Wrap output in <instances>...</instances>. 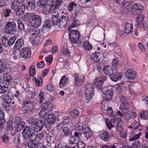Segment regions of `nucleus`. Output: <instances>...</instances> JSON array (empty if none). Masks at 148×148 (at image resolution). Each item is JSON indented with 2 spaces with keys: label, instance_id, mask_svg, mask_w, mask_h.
I'll return each mask as SVG.
<instances>
[{
  "label": "nucleus",
  "instance_id": "obj_1",
  "mask_svg": "<svg viewBox=\"0 0 148 148\" xmlns=\"http://www.w3.org/2000/svg\"><path fill=\"white\" fill-rule=\"evenodd\" d=\"M85 94L87 100L91 99L95 93L94 88L93 84L90 83L86 85L85 86Z\"/></svg>",
  "mask_w": 148,
  "mask_h": 148
},
{
  "label": "nucleus",
  "instance_id": "obj_2",
  "mask_svg": "<svg viewBox=\"0 0 148 148\" xmlns=\"http://www.w3.org/2000/svg\"><path fill=\"white\" fill-rule=\"evenodd\" d=\"M56 114L55 115V114H48L45 117L44 121V125L49 129L56 123Z\"/></svg>",
  "mask_w": 148,
  "mask_h": 148
},
{
  "label": "nucleus",
  "instance_id": "obj_3",
  "mask_svg": "<svg viewBox=\"0 0 148 148\" xmlns=\"http://www.w3.org/2000/svg\"><path fill=\"white\" fill-rule=\"evenodd\" d=\"M5 31L8 34H14L17 31L16 22L14 21L8 22L5 26Z\"/></svg>",
  "mask_w": 148,
  "mask_h": 148
},
{
  "label": "nucleus",
  "instance_id": "obj_4",
  "mask_svg": "<svg viewBox=\"0 0 148 148\" xmlns=\"http://www.w3.org/2000/svg\"><path fill=\"white\" fill-rule=\"evenodd\" d=\"M21 110L24 114H28L32 112L33 109L32 102L29 101H25L23 103Z\"/></svg>",
  "mask_w": 148,
  "mask_h": 148
},
{
  "label": "nucleus",
  "instance_id": "obj_5",
  "mask_svg": "<svg viewBox=\"0 0 148 148\" xmlns=\"http://www.w3.org/2000/svg\"><path fill=\"white\" fill-rule=\"evenodd\" d=\"M80 36V33L77 30H71L69 34L70 40L74 44L77 43Z\"/></svg>",
  "mask_w": 148,
  "mask_h": 148
},
{
  "label": "nucleus",
  "instance_id": "obj_6",
  "mask_svg": "<svg viewBox=\"0 0 148 148\" xmlns=\"http://www.w3.org/2000/svg\"><path fill=\"white\" fill-rule=\"evenodd\" d=\"M51 21L50 20L47 19L45 20L42 23L41 32L43 36H46L48 35V29L52 27Z\"/></svg>",
  "mask_w": 148,
  "mask_h": 148
},
{
  "label": "nucleus",
  "instance_id": "obj_7",
  "mask_svg": "<svg viewBox=\"0 0 148 148\" xmlns=\"http://www.w3.org/2000/svg\"><path fill=\"white\" fill-rule=\"evenodd\" d=\"M31 26L33 27H38L39 26L41 22L40 17L38 15H33L29 19Z\"/></svg>",
  "mask_w": 148,
  "mask_h": 148
},
{
  "label": "nucleus",
  "instance_id": "obj_8",
  "mask_svg": "<svg viewBox=\"0 0 148 148\" xmlns=\"http://www.w3.org/2000/svg\"><path fill=\"white\" fill-rule=\"evenodd\" d=\"M143 6L140 3H136L132 6L131 12L134 15L140 14L143 10Z\"/></svg>",
  "mask_w": 148,
  "mask_h": 148
},
{
  "label": "nucleus",
  "instance_id": "obj_9",
  "mask_svg": "<svg viewBox=\"0 0 148 148\" xmlns=\"http://www.w3.org/2000/svg\"><path fill=\"white\" fill-rule=\"evenodd\" d=\"M69 17L66 16H62L59 18L58 29L64 30L66 27Z\"/></svg>",
  "mask_w": 148,
  "mask_h": 148
},
{
  "label": "nucleus",
  "instance_id": "obj_10",
  "mask_svg": "<svg viewBox=\"0 0 148 148\" xmlns=\"http://www.w3.org/2000/svg\"><path fill=\"white\" fill-rule=\"evenodd\" d=\"M42 118H39L36 120L35 123H34L33 128L34 130L36 132L40 131L44 127V122Z\"/></svg>",
  "mask_w": 148,
  "mask_h": 148
},
{
  "label": "nucleus",
  "instance_id": "obj_11",
  "mask_svg": "<svg viewBox=\"0 0 148 148\" xmlns=\"http://www.w3.org/2000/svg\"><path fill=\"white\" fill-rule=\"evenodd\" d=\"M122 76V73L118 72L116 69H114V70L113 71L112 73L110 75V77L112 81L116 82L121 79Z\"/></svg>",
  "mask_w": 148,
  "mask_h": 148
},
{
  "label": "nucleus",
  "instance_id": "obj_12",
  "mask_svg": "<svg viewBox=\"0 0 148 148\" xmlns=\"http://www.w3.org/2000/svg\"><path fill=\"white\" fill-rule=\"evenodd\" d=\"M99 136L101 139L105 142H108L111 139L110 134L106 130L100 131L99 132Z\"/></svg>",
  "mask_w": 148,
  "mask_h": 148
},
{
  "label": "nucleus",
  "instance_id": "obj_13",
  "mask_svg": "<svg viewBox=\"0 0 148 148\" xmlns=\"http://www.w3.org/2000/svg\"><path fill=\"white\" fill-rule=\"evenodd\" d=\"M73 76L74 77V78L75 84L77 86H81L83 83L84 77L83 75H79L76 73L73 74Z\"/></svg>",
  "mask_w": 148,
  "mask_h": 148
},
{
  "label": "nucleus",
  "instance_id": "obj_14",
  "mask_svg": "<svg viewBox=\"0 0 148 148\" xmlns=\"http://www.w3.org/2000/svg\"><path fill=\"white\" fill-rule=\"evenodd\" d=\"M125 75L127 79L131 80L135 79L137 76L136 72L132 69H127Z\"/></svg>",
  "mask_w": 148,
  "mask_h": 148
},
{
  "label": "nucleus",
  "instance_id": "obj_15",
  "mask_svg": "<svg viewBox=\"0 0 148 148\" xmlns=\"http://www.w3.org/2000/svg\"><path fill=\"white\" fill-rule=\"evenodd\" d=\"M20 54L22 58H27L31 56V49L28 47L23 48L20 51Z\"/></svg>",
  "mask_w": 148,
  "mask_h": 148
},
{
  "label": "nucleus",
  "instance_id": "obj_16",
  "mask_svg": "<svg viewBox=\"0 0 148 148\" xmlns=\"http://www.w3.org/2000/svg\"><path fill=\"white\" fill-rule=\"evenodd\" d=\"M32 129L29 126H26L23 129L22 132V136L24 139L27 140L31 134Z\"/></svg>",
  "mask_w": 148,
  "mask_h": 148
},
{
  "label": "nucleus",
  "instance_id": "obj_17",
  "mask_svg": "<svg viewBox=\"0 0 148 148\" xmlns=\"http://www.w3.org/2000/svg\"><path fill=\"white\" fill-rule=\"evenodd\" d=\"M2 79L3 85L8 88V86L11 82L13 78L11 75H5L3 76V78Z\"/></svg>",
  "mask_w": 148,
  "mask_h": 148
},
{
  "label": "nucleus",
  "instance_id": "obj_18",
  "mask_svg": "<svg viewBox=\"0 0 148 148\" xmlns=\"http://www.w3.org/2000/svg\"><path fill=\"white\" fill-rule=\"evenodd\" d=\"M43 35H40L39 36L32 35L29 38V40L33 44H36L39 43L40 42V40L39 39L40 38H43Z\"/></svg>",
  "mask_w": 148,
  "mask_h": 148
},
{
  "label": "nucleus",
  "instance_id": "obj_19",
  "mask_svg": "<svg viewBox=\"0 0 148 148\" xmlns=\"http://www.w3.org/2000/svg\"><path fill=\"white\" fill-rule=\"evenodd\" d=\"M131 5L130 2H127L124 3L122 8L121 10L122 14L126 13L129 10Z\"/></svg>",
  "mask_w": 148,
  "mask_h": 148
},
{
  "label": "nucleus",
  "instance_id": "obj_20",
  "mask_svg": "<svg viewBox=\"0 0 148 148\" xmlns=\"http://www.w3.org/2000/svg\"><path fill=\"white\" fill-rule=\"evenodd\" d=\"M91 58L93 61L95 62H98L101 60L100 53L96 51L92 53Z\"/></svg>",
  "mask_w": 148,
  "mask_h": 148
},
{
  "label": "nucleus",
  "instance_id": "obj_21",
  "mask_svg": "<svg viewBox=\"0 0 148 148\" xmlns=\"http://www.w3.org/2000/svg\"><path fill=\"white\" fill-rule=\"evenodd\" d=\"M105 95L104 98H105L104 100L106 101H109L112 99L113 95V91L110 90H106L103 93Z\"/></svg>",
  "mask_w": 148,
  "mask_h": 148
},
{
  "label": "nucleus",
  "instance_id": "obj_22",
  "mask_svg": "<svg viewBox=\"0 0 148 148\" xmlns=\"http://www.w3.org/2000/svg\"><path fill=\"white\" fill-rule=\"evenodd\" d=\"M59 16L53 15L51 16V24L53 26L58 28L59 23Z\"/></svg>",
  "mask_w": 148,
  "mask_h": 148
},
{
  "label": "nucleus",
  "instance_id": "obj_23",
  "mask_svg": "<svg viewBox=\"0 0 148 148\" xmlns=\"http://www.w3.org/2000/svg\"><path fill=\"white\" fill-rule=\"evenodd\" d=\"M103 82L101 81V79L100 78H97L94 81V84L95 85L98 90L101 89V88L103 84Z\"/></svg>",
  "mask_w": 148,
  "mask_h": 148
},
{
  "label": "nucleus",
  "instance_id": "obj_24",
  "mask_svg": "<svg viewBox=\"0 0 148 148\" xmlns=\"http://www.w3.org/2000/svg\"><path fill=\"white\" fill-rule=\"evenodd\" d=\"M114 70L112 69L111 67L109 65H105L103 68V73L107 75H110L112 73Z\"/></svg>",
  "mask_w": 148,
  "mask_h": 148
},
{
  "label": "nucleus",
  "instance_id": "obj_25",
  "mask_svg": "<svg viewBox=\"0 0 148 148\" xmlns=\"http://www.w3.org/2000/svg\"><path fill=\"white\" fill-rule=\"evenodd\" d=\"M69 78L66 77L65 75L63 76L61 78L59 82V87L60 88H62L67 85Z\"/></svg>",
  "mask_w": 148,
  "mask_h": 148
},
{
  "label": "nucleus",
  "instance_id": "obj_26",
  "mask_svg": "<svg viewBox=\"0 0 148 148\" xmlns=\"http://www.w3.org/2000/svg\"><path fill=\"white\" fill-rule=\"evenodd\" d=\"M24 44V40L23 39L20 38L18 39L15 43V48L16 50H19L23 46Z\"/></svg>",
  "mask_w": 148,
  "mask_h": 148
},
{
  "label": "nucleus",
  "instance_id": "obj_27",
  "mask_svg": "<svg viewBox=\"0 0 148 148\" xmlns=\"http://www.w3.org/2000/svg\"><path fill=\"white\" fill-rule=\"evenodd\" d=\"M27 9L29 11L33 10L35 8V3L34 0L29 1L26 4Z\"/></svg>",
  "mask_w": 148,
  "mask_h": 148
},
{
  "label": "nucleus",
  "instance_id": "obj_28",
  "mask_svg": "<svg viewBox=\"0 0 148 148\" xmlns=\"http://www.w3.org/2000/svg\"><path fill=\"white\" fill-rule=\"evenodd\" d=\"M133 31V26L131 24L127 23L125 27L124 32L127 34H129Z\"/></svg>",
  "mask_w": 148,
  "mask_h": 148
},
{
  "label": "nucleus",
  "instance_id": "obj_29",
  "mask_svg": "<svg viewBox=\"0 0 148 148\" xmlns=\"http://www.w3.org/2000/svg\"><path fill=\"white\" fill-rule=\"evenodd\" d=\"M144 20V17L143 15L140 14L138 15L136 19V23L135 26H137L136 27H139L141 25V23Z\"/></svg>",
  "mask_w": 148,
  "mask_h": 148
},
{
  "label": "nucleus",
  "instance_id": "obj_30",
  "mask_svg": "<svg viewBox=\"0 0 148 148\" xmlns=\"http://www.w3.org/2000/svg\"><path fill=\"white\" fill-rule=\"evenodd\" d=\"M62 0H53L51 3V6L55 9L58 8L60 6Z\"/></svg>",
  "mask_w": 148,
  "mask_h": 148
},
{
  "label": "nucleus",
  "instance_id": "obj_31",
  "mask_svg": "<svg viewBox=\"0 0 148 148\" xmlns=\"http://www.w3.org/2000/svg\"><path fill=\"white\" fill-rule=\"evenodd\" d=\"M25 7L24 5H22L20 6L15 11L16 14L19 16L23 14L25 11Z\"/></svg>",
  "mask_w": 148,
  "mask_h": 148
},
{
  "label": "nucleus",
  "instance_id": "obj_32",
  "mask_svg": "<svg viewBox=\"0 0 148 148\" xmlns=\"http://www.w3.org/2000/svg\"><path fill=\"white\" fill-rule=\"evenodd\" d=\"M62 131L64 135V136L65 137L68 136H71L72 135V132L70 129L66 127H64L62 129Z\"/></svg>",
  "mask_w": 148,
  "mask_h": 148
},
{
  "label": "nucleus",
  "instance_id": "obj_33",
  "mask_svg": "<svg viewBox=\"0 0 148 148\" xmlns=\"http://www.w3.org/2000/svg\"><path fill=\"white\" fill-rule=\"evenodd\" d=\"M39 144V141H30L27 143V145L30 148H38Z\"/></svg>",
  "mask_w": 148,
  "mask_h": 148
},
{
  "label": "nucleus",
  "instance_id": "obj_34",
  "mask_svg": "<svg viewBox=\"0 0 148 148\" xmlns=\"http://www.w3.org/2000/svg\"><path fill=\"white\" fill-rule=\"evenodd\" d=\"M84 134L87 139L90 138L92 136L91 130L88 127H86L84 130Z\"/></svg>",
  "mask_w": 148,
  "mask_h": 148
},
{
  "label": "nucleus",
  "instance_id": "obj_35",
  "mask_svg": "<svg viewBox=\"0 0 148 148\" xmlns=\"http://www.w3.org/2000/svg\"><path fill=\"white\" fill-rule=\"evenodd\" d=\"M83 47L86 50L89 51L92 49V46L89 42L87 40L84 42Z\"/></svg>",
  "mask_w": 148,
  "mask_h": 148
},
{
  "label": "nucleus",
  "instance_id": "obj_36",
  "mask_svg": "<svg viewBox=\"0 0 148 148\" xmlns=\"http://www.w3.org/2000/svg\"><path fill=\"white\" fill-rule=\"evenodd\" d=\"M80 23V21L77 19L72 20V22L71 25L69 27L68 30L69 31L71 30V29L73 27H75L79 25Z\"/></svg>",
  "mask_w": 148,
  "mask_h": 148
},
{
  "label": "nucleus",
  "instance_id": "obj_37",
  "mask_svg": "<svg viewBox=\"0 0 148 148\" xmlns=\"http://www.w3.org/2000/svg\"><path fill=\"white\" fill-rule=\"evenodd\" d=\"M33 80L34 81L37 86H41L42 84V79L40 77H38V79L36 77L33 78Z\"/></svg>",
  "mask_w": 148,
  "mask_h": 148
},
{
  "label": "nucleus",
  "instance_id": "obj_38",
  "mask_svg": "<svg viewBox=\"0 0 148 148\" xmlns=\"http://www.w3.org/2000/svg\"><path fill=\"white\" fill-rule=\"evenodd\" d=\"M85 125L84 122H79L75 125V129L76 130L82 131L83 130Z\"/></svg>",
  "mask_w": 148,
  "mask_h": 148
},
{
  "label": "nucleus",
  "instance_id": "obj_39",
  "mask_svg": "<svg viewBox=\"0 0 148 148\" xmlns=\"http://www.w3.org/2000/svg\"><path fill=\"white\" fill-rule=\"evenodd\" d=\"M14 125L18 130L20 131L25 126V122L23 121H20L19 122L17 123L14 124Z\"/></svg>",
  "mask_w": 148,
  "mask_h": 148
},
{
  "label": "nucleus",
  "instance_id": "obj_40",
  "mask_svg": "<svg viewBox=\"0 0 148 148\" xmlns=\"http://www.w3.org/2000/svg\"><path fill=\"white\" fill-rule=\"evenodd\" d=\"M31 32L32 36H39L41 35V33L42 34V32L40 33V30L37 27H34Z\"/></svg>",
  "mask_w": 148,
  "mask_h": 148
},
{
  "label": "nucleus",
  "instance_id": "obj_41",
  "mask_svg": "<svg viewBox=\"0 0 148 148\" xmlns=\"http://www.w3.org/2000/svg\"><path fill=\"white\" fill-rule=\"evenodd\" d=\"M17 23L18 25V28L21 31L25 29V25L21 20L19 19L17 20Z\"/></svg>",
  "mask_w": 148,
  "mask_h": 148
},
{
  "label": "nucleus",
  "instance_id": "obj_42",
  "mask_svg": "<svg viewBox=\"0 0 148 148\" xmlns=\"http://www.w3.org/2000/svg\"><path fill=\"white\" fill-rule=\"evenodd\" d=\"M71 122V119L67 116L65 117L63 119L62 122L64 125H70Z\"/></svg>",
  "mask_w": 148,
  "mask_h": 148
},
{
  "label": "nucleus",
  "instance_id": "obj_43",
  "mask_svg": "<svg viewBox=\"0 0 148 148\" xmlns=\"http://www.w3.org/2000/svg\"><path fill=\"white\" fill-rule=\"evenodd\" d=\"M115 126V128L118 131L120 132L122 131L123 127L121 126V124L119 123V122L116 121H114V123H113Z\"/></svg>",
  "mask_w": 148,
  "mask_h": 148
},
{
  "label": "nucleus",
  "instance_id": "obj_44",
  "mask_svg": "<svg viewBox=\"0 0 148 148\" xmlns=\"http://www.w3.org/2000/svg\"><path fill=\"white\" fill-rule=\"evenodd\" d=\"M130 108L129 104L126 102L124 103H121L120 105L119 109L120 110H124V111Z\"/></svg>",
  "mask_w": 148,
  "mask_h": 148
},
{
  "label": "nucleus",
  "instance_id": "obj_45",
  "mask_svg": "<svg viewBox=\"0 0 148 148\" xmlns=\"http://www.w3.org/2000/svg\"><path fill=\"white\" fill-rule=\"evenodd\" d=\"M108 48L110 51L113 50L115 47L118 46V45L116 42L112 43H108Z\"/></svg>",
  "mask_w": 148,
  "mask_h": 148
},
{
  "label": "nucleus",
  "instance_id": "obj_46",
  "mask_svg": "<svg viewBox=\"0 0 148 148\" xmlns=\"http://www.w3.org/2000/svg\"><path fill=\"white\" fill-rule=\"evenodd\" d=\"M16 39L15 37H13L10 38L9 39H8L7 47H9L14 44L15 40Z\"/></svg>",
  "mask_w": 148,
  "mask_h": 148
},
{
  "label": "nucleus",
  "instance_id": "obj_47",
  "mask_svg": "<svg viewBox=\"0 0 148 148\" xmlns=\"http://www.w3.org/2000/svg\"><path fill=\"white\" fill-rule=\"evenodd\" d=\"M37 5L40 7H42L46 5H47V0H39L36 2Z\"/></svg>",
  "mask_w": 148,
  "mask_h": 148
},
{
  "label": "nucleus",
  "instance_id": "obj_48",
  "mask_svg": "<svg viewBox=\"0 0 148 148\" xmlns=\"http://www.w3.org/2000/svg\"><path fill=\"white\" fill-rule=\"evenodd\" d=\"M48 110L47 109H42L40 111L39 114L43 118L44 121H45V117L47 116L48 114Z\"/></svg>",
  "mask_w": 148,
  "mask_h": 148
},
{
  "label": "nucleus",
  "instance_id": "obj_49",
  "mask_svg": "<svg viewBox=\"0 0 148 148\" xmlns=\"http://www.w3.org/2000/svg\"><path fill=\"white\" fill-rule=\"evenodd\" d=\"M37 135L34 133H32L30 135L29 138L30 141H38L37 139Z\"/></svg>",
  "mask_w": 148,
  "mask_h": 148
},
{
  "label": "nucleus",
  "instance_id": "obj_50",
  "mask_svg": "<svg viewBox=\"0 0 148 148\" xmlns=\"http://www.w3.org/2000/svg\"><path fill=\"white\" fill-rule=\"evenodd\" d=\"M61 51L62 55H63L64 56H69L70 55V51L64 47H62Z\"/></svg>",
  "mask_w": 148,
  "mask_h": 148
},
{
  "label": "nucleus",
  "instance_id": "obj_51",
  "mask_svg": "<svg viewBox=\"0 0 148 148\" xmlns=\"http://www.w3.org/2000/svg\"><path fill=\"white\" fill-rule=\"evenodd\" d=\"M5 100H5V101H8L10 102L12 97V93L10 92H8L7 93L5 94Z\"/></svg>",
  "mask_w": 148,
  "mask_h": 148
},
{
  "label": "nucleus",
  "instance_id": "obj_52",
  "mask_svg": "<svg viewBox=\"0 0 148 148\" xmlns=\"http://www.w3.org/2000/svg\"><path fill=\"white\" fill-rule=\"evenodd\" d=\"M12 143L16 145H18L20 143V140L18 136H15L14 138Z\"/></svg>",
  "mask_w": 148,
  "mask_h": 148
},
{
  "label": "nucleus",
  "instance_id": "obj_53",
  "mask_svg": "<svg viewBox=\"0 0 148 148\" xmlns=\"http://www.w3.org/2000/svg\"><path fill=\"white\" fill-rule=\"evenodd\" d=\"M42 12L45 14H47L49 13L50 11V7L49 6L46 5L45 6L42 7Z\"/></svg>",
  "mask_w": 148,
  "mask_h": 148
},
{
  "label": "nucleus",
  "instance_id": "obj_54",
  "mask_svg": "<svg viewBox=\"0 0 148 148\" xmlns=\"http://www.w3.org/2000/svg\"><path fill=\"white\" fill-rule=\"evenodd\" d=\"M9 130H10L11 134L12 135H14L16 134V133L19 131L15 125L13 127Z\"/></svg>",
  "mask_w": 148,
  "mask_h": 148
},
{
  "label": "nucleus",
  "instance_id": "obj_55",
  "mask_svg": "<svg viewBox=\"0 0 148 148\" xmlns=\"http://www.w3.org/2000/svg\"><path fill=\"white\" fill-rule=\"evenodd\" d=\"M140 117L142 119L147 120L148 119V112H142L140 114Z\"/></svg>",
  "mask_w": 148,
  "mask_h": 148
},
{
  "label": "nucleus",
  "instance_id": "obj_56",
  "mask_svg": "<svg viewBox=\"0 0 148 148\" xmlns=\"http://www.w3.org/2000/svg\"><path fill=\"white\" fill-rule=\"evenodd\" d=\"M8 89V88L4 85H3V84L0 85V93H3L7 91Z\"/></svg>",
  "mask_w": 148,
  "mask_h": 148
},
{
  "label": "nucleus",
  "instance_id": "obj_57",
  "mask_svg": "<svg viewBox=\"0 0 148 148\" xmlns=\"http://www.w3.org/2000/svg\"><path fill=\"white\" fill-rule=\"evenodd\" d=\"M8 38L5 36H2L1 38V40L3 45L5 47H7Z\"/></svg>",
  "mask_w": 148,
  "mask_h": 148
},
{
  "label": "nucleus",
  "instance_id": "obj_58",
  "mask_svg": "<svg viewBox=\"0 0 148 148\" xmlns=\"http://www.w3.org/2000/svg\"><path fill=\"white\" fill-rule=\"evenodd\" d=\"M140 142L138 141H134L130 147L128 148H138L140 146Z\"/></svg>",
  "mask_w": 148,
  "mask_h": 148
},
{
  "label": "nucleus",
  "instance_id": "obj_59",
  "mask_svg": "<svg viewBox=\"0 0 148 148\" xmlns=\"http://www.w3.org/2000/svg\"><path fill=\"white\" fill-rule=\"evenodd\" d=\"M78 141V139L73 136H71L69 139V143L71 144H77Z\"/></svg>",
  "mask_w": 148,
  "mask_h": 148
},
{
  "label": "nucleus",
  "instance_id": "obj_60",
  "mask_svg": "<svg viewBox=\"0 0 148 148\" xmlns=\"http://www.w3.org/2000/svg\"><path fill=\"white\" fill-rule=\"evenodd\" d=\"M46 134V132L45 131H43L41 132L38 133L37 134H36L37 135V138L38 140H41L42 139Z\"/></svg>",
  "mask_w": 148,
  "mask_h": 148
},
{
  "label": "nucleus",
  "instance_id": "obj_61",
  "mask_svg": "<svg viewBox=\"0 0 148 148\" xmlns=\"http://www.w3.org/2000/svg\"><path fill=\"white\" fill-rule=\"evenodd\" d=\"M14 126L13 125V122L11 120H8L7 123V129L8 130Z\"/></svg>",
  "mask_w": 148,
  "mask_h": 148
},
{
  "label": "nucleus",
  "instance_id": "obj_62",
  "mask_svg": "<svg viewBox=\"0 0 148 148\" xmlns=\"http://www.w3.org/2000/svg\"><path fill=\"white\" fill-rule=\"evenodd\" d=\"M140 125L141 124L137 122L134 123V129L136 132L137 131V130L139 131L142 130V129L141 128H139L140 127Z\"/></svg>",
  "mask_w": 148,
  "mask_h": 148
},
{
  "label": "nucleus",
  "instance_id": "obj_63",
  "mask_svg": "<svg viewBox=\"0 0 148 148\" xmlns=\"http://www.w3.org/2000/svg\"><path fill=\"white\" fill-rule=\"evenodd\" d=\"M141 134L140 132H139L138 134H135L132 137L130 138L129 139V140L130 141H133L134 140L138 139L139 138L140 136L141 135Z\"/></svg>",
  "mask_w": 148,
  "mask_h": 148
},
{
  "label": "nucleus",
  "instance_id": "obj_64",
  "mask_svg": "<svg viewBox=\"0 0 148 148\" xmlns=\"http://www.w3.org/2000/svg\"><path fill=\"white\" fill-rule=\"evenodd\" d=\"M50 103L49 101H46L43 103L41 105V107L44 109H47L50 105Z\"/></svg>",
  "mask_w": 148,
  "mask_h": 148
}]
</instances>
